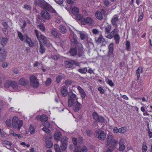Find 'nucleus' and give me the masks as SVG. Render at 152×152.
<instances>
[{
	"mask_svg": "<svg viewBox=\"0 0 152 152\" xmlns=\"http://www.w3.org/2000/svg\"><path fill=\"white\" fill-rule=\"evenodd\" d=\"M79 10L78 8L76 7H74L72 10V13L74 15H77L78 14Z\"/></svg>",
	"mask_w": 152,
	"mask_h": 152,
	"instance_id": "26",
	"label": "nucleus"
},
{
	"mask_svg": "<svg viewBox=\"0 0 152 152\" xmlns=\"http://www.w3.org/2000/svg\"><path fill=\"white\" fill-rule=\"evenodd\" d=\"M26 43L29 44V46H34V44L32 42L31 39L29 38L27 35L26 36Z\"/></svg>",
	"mask_w": 152,
	"mask_h": 152,
	"instance_id": "34",
	"label": "nucleus"
},
{
	"mask_svg": "<svg viewBox=\"0 0 152 152\" xmlns=\"http://www.w3.org/2000/svg\"><path fill=\"white\" fill-rule=\"evenodd\" d=\"M68 140L67 138L65 136L63 137L61 140V144L60 145V147L61 150L63 151H65L67 148Z\"/></svg>",
	"mask_w": 152,
	"mask_h": 152,
	"instance_id": "7",
	"label": "nucleus"
},
{
	"mask_svg": "<svg viewBox=\"0 0 152 152\" xmlns=\"http://www.w3.org/2000/svg\"><path fill=\"white\" fill-rule=\"evenodd\" d=\"M95 15L96 18L99 20H101L103 19L104 14L100 11H96L95 12Z\"/></svg>",
	"mask_w": 152,
	"mask_h": 152,
	"instance_id": "14",
	"label": "nucleus"
},
{
	"mask_svg": "<svg viewBox=\"0 0 152 152\" xmlns=\"http://www.w3.org/2000/svg\"><path fill=\"white\" fill-rule=\"evenodd\" d=\"M113 139V136L112 135H110L108 136L107 139V143L106 145L107 146H108L110 145L112 140Z\"/></svg>",
	"mask_w": 152,
	"mask_h": 152,
	"instance_id": "29",
	"label": "nucleus"
},
{
	"mask_svg": "<svg viewBox=\"0 0 152 152\" xmlns=\"http://www.w3.org/2000/svg\"><path fill=\"white\" fill-rule=\"evenodd\" d=\"M113 43H112L110 44L108 46V55L110 57L113 58L114 56L113 53Z\"/></svg>",
	"mask_w": 152,
	"mask_h": 152,
	"instance_id": "12",
	"label": "nucleus"
},
{
	"mask_svg": "<svg viewBox=\"0 0 152 152\" xmlns=\"http://www.w3.org/2000/svg\"><path fill=\"white\" fill-rule=\"evenodd\" d=\"M51 34L55 38H59L61 35V34L55 28H53L51 30Z\"/></svg>",
	"mask_w": 152,
	"mask_h": 152,
	"instance_id": "11",
	"label": "nucleus"
},
{
	"mask_svg": "<svg viewBox=\"0 0 152 152\" xmlns=\"http://www.w3.org/2000/svg\"><path fill=\"white\" fill-rule=\"evenodd\" d=\"M23 8L26 10H31V7L30 5L27 4L24 5Z\"/></svg>",
	"mask_w": 152,
	"mask_h": 152,
	"instance_id": "46",
	"label": "nucleus"
},
{
	"mask_svg": "<svg viewBox=\"0 0 152 152\" xmlns=\"http://www.w3.org/2000/svg\"><path fill=\"white\" fill-rule=\"evenodd\" d=\"M45 142L46 147L48 148H51L53 145L52 142L50 140L46 139Z\"/></svg>",
	"mask_w": 152,
	"mask_h": 152,
	"instance_id": "27",
	"label": "nucleus"
},
{
	"mask_svg": "<svg viewBox=\"0 0 152 152\" xmlns=\"http://www.w3.org/2000/svg\"><path fill=\"white\" fill-rule=\"evenodd\" d=\"M8 41V39L5 38L3 37L1 38V42L3 47H4L7 43Z\"/></svg>",
	"mask_w": 152,
	"mask_h": 152,
	"instance_id": "30",
	"label": "nucleus"
},
{
	"mask_svg": "<svg viewBox=\"0 0 152 152\" xmlns=\"http://www.w3.org/2000/svg\"><path fill=\"white\" fill-rule=\"evenodd\" d=\"M68 53L71 56H74L77 53V49L76 48H72L70 49Z\"/></svg>",
	"mask_w": 152,
	"mask_h": 152,
	"instance_id": "25",
	"label": "nucleus"
},
{
	"mask_svg": "<svg viewBox=\"0 0 152 152\" xmlns=\"http://www.w3.org/2000/svg\"><path fill=\"white\" fill-rule=\"evenodd\" d=\"M78 71L81 73H85L87 72V70L86 68L84 67L79 69Z\"/></svg>",
	"mask_w": 152,
	"mask_h": 152,
	"instance_id": "41",
	"label": "nucleus"
},
{
	"mask_svg": "<svg viewBox=\"0 0 152 152\" xmlns=\"http://www.w3.org/2000/svg\"><path fill=\"white\" fill-rule=\"evenodd\" d=\"M92 32L94 34H97L99 33V31L96 29H93L92 30Z\"/></svg>",
	"mask_w": 152,
	"mask_h": 152,
	"instance_id": "64",
	"label": "nucleus"
},
{
	"mask_svg": "<svg viewBox=\"0 0 152 152\" xmlns=\"http://www.w3.org/2000/svg\"><path fill=\"white\" fill-rule=\"evenodd\" d=\"M44 1L43 0H36L34 1L35 5L42 6L44 4Z\"/></svg>",
	"mask_w": 152,
	"mask_h": 152,
	"instance_id": "32",
	"label": "nucleus"
},
{
	"mask_svg": "<svg viewBox=\"0 0 152 152\" xmlns=\"http://www.w3.org/2000/svg\"><path fill=\"white\" fill-rule=\"evenodd\" d=\"M126 132V128L125 127H121L119 129V132L121 133H124Z\"/></svg>",
	"mask_w": 152,
	"mask_h": 152,
	"instance_id": "44",
	"label": "nucleus"
},
{
	"mask_svg": "<svg viewBox=\"0 0 152 152\" xmlns=\"http://www.w3.org/2000/svg\"><path fill=\"white\" fill-rule=\"evenodd\" d=\"M92 115L94 120L98 122L102 123L104 122L105 121V119L103 117L99 115L96 112L93 113Z\"/></svg>",
	"mask_w": 152,
	"mask_h": 152,
	"instance_id": "5",
	"label": "nucleus"
},
{
	"mask_svg": "<svg viewBox=\"0 0 152 152\" xmlns=\"http://www.w3.org/2000/svg\"><path fill=\"white\" fill-rule=\"evenodd\" d=\"M42 129L43 131H45L46 133H49L50 132V131L49 129L45 127H43Z\"/></svg>",
	"mask_w": 152,
	"mask_h": 152,
	"instance_id": "62",
	"label": "nucleus"
},
{
	"mask_svg": "<svg viewBox=\"0 0 152 152\" xmlns=\"http://www.w3.org/2000/svg\"><path fill=\"white\" fill-rule=\"evenodd\" d=\"M37 118L42 122L47 121L48 119V117L46 115L44 114L42 115L41 116H37Z\"/></svg>",
	"mask_w": 152,
	"mask_h": 152,
	"instance_id": "17",
	"label": "nucleus"
},
{
	"mask_svg": "<svg viewBox=\"0 0 152 152\" xmlns=\"http://www.w3.org/2000/svg\"><path fill=\"white\" fill-rule=\"evenodd\" d=\"M118 20V17L115 15H114L111 20V22L113 25L116 24V22Z\"/></svg>",
	"mask_w": 152,
	"mask_h": 152,
	"instance_id": "33",
	"label": "nucleus"
},
{
	"mask_svg": "<svg viewBox=\"0 0 152 152\" xmlns=\"http://www.w3.org/2000/svg\"><path fill=\"white\" fill-rule=\"evenodd\" d=\"M96 43L98 44H100L101 43L102 44L106 43L105 39L101 34L99 35L98 39L96 40Z\"/></svg>",
	"mask_w": 152,
	"mask_h": 152,
	"instance_id": "15",
	"label": "nucleus"
},
{
	"mask_svg": "<svg viewBox=\"0 0 152 152\" xmlns=\"http://www.w3.org/2000/svg\"><path fill=\"white\" fill-rule=\"evenodd\" d=\"M23 125V121L22 120H20L19 121L18 125V129L19 130L20 128Z\"/></svg>",
	"mask_w": 152,
	"mask_h": 152,
	"instance_id": "47",
	"label": "nucleus"
},
{
	"mask_svg": "<svg viewBox=\"0 0 152 152\" xmlns=\"http://www.w3.org/2000/svg\"><path fill=\"white\" fill-rule=\"evenodd\" d=\"M30 132L31 134H33L35 132V129L34 128L32 125H30L29 128Z\"/></svg>",
	"mask_w": 152,
	"mask_h": 152,
	"instance_id": "48",
	"label": "nucleus"
},
{
	"mask_svg": "<svg viewBox=\"0 0 152 152\" xmlns=\"http://www.w3.org/2000/svg\"><path fill=\"white\" fill-rule=\"evenodd\" d=\"M39 41L40 44H42L41 41H42L43 43L47 47H49L50 46V42L48 38L43 35H40L38 39Z\"/></svg>",
	"mask_w": 152,
	"mask_h": 152,
	"instance_id": "6",
	"label": "nucleus"
},
{
	"mask_svg": "<svg viewBox=\"0 0 152 152\" xmlns=\"http://www.w3.org/2000/svg\"><path fill=\"white\" fill-rule=\"evenodd\" d=\"M81 23L83 25L87 24L91 26L94 25L95 24L94 19L91 17L83 18L81 20Z\"/></svg>",
	"mask_w": 152,
	"mask_h": 152,
	"instance_id": "2",
	"label": "nucleus"
},
{
	"mask_svg": "<svg viewBox=\"0 0 152 152\" xmlns=\"http://www.w3.org/2000/svg\"><path fill=\"white\" fill-rule=\"evenodd\" d=\"M51 58L55 60H57L59 58V56L57 55H53L51 56Z\"/></svg>",
	"mask_w": 152,
	"mask_h": 152,
	"instance_id": "58",
	"label": "nucleus"
},
{
	"mask_svg": "<svg viewBox=\"0 0 152 152\" xmlns=\"http://www.w3.org/2000/svg\"><path fill=\"white\" fill-rule=\"evenodd\" d=\"M64 64L65 66L68 68H70L72 67V65L73 64H75L77 66L80 65V63L79 62L73 60H71L68 61H65Z\"/></svg>",
	"mask_w": 152,
	"mask_h": 152,
	"instance_id": "8",
	"label": "nucleus"
},
{
	"mask_svg": "<svg viewBox=\"0 0 152 152\" xmlns=\"http://www.w3.org/2000/svg\"><path fill=\"white\" fill-rule=\"evenodd\" d=\"M11 86L13 90V91H18V86L16 82L14 81H12Z\"/></svg>",
	"mask_w": 152,
	"mask_h": 152,
	"instance_id": "24",
	"label": "nucleus"
},
{
	"mask_svg": "<svg viewBox=\"0 0 152 152\" xmlns=\"http://www.w3.org/2000/svg\"><path fill=\"white\" fill-rule=\"evenodd\" d=\"M62 77L61 75H58L56 78V81L57 83H60L62 79Z\"/></svg>",
	"mask_w": 152,
	"mask_h": 152,
	"instance_id": "45",
	"label": "nucleus"
},
{
	"mask_svg": "<svg viewBox=\"0 0 152 152\" xmlns=\"http://www.w3.org/2000/svg\"><path fill=\"white\" fill-rule=\"evenodd\" d=\"M51 83V79L50 78H48L46 80L45 84L47 86H49Z\"/></svg>",
	"mask_w": 152,
	"mask_h": 152,
	"instance_id": "55",
	"label": "nucleus"
},
{
	"mask_svg": "<svg viewBox=\"0 0 152 152\" xmlns=\"http://www.w3.org/2000/svg\"><path fill=\"white\" fill-rule=\"evenodd\" d=\"M54 148L56 152H59L60 149L59 145L57 144L54 145Z\"/></svg>",
	"mask_w": 152,
	"mask_h": 152,
	"instance_id": "50",
	"label": "nucleus"
},
{
	"mask_svg": "<svg viewBox=\"0 0 152 152\" xmlns=\"http://www.w3.org/2000/svg\"><path fill=\"white\" fill-rule=\"evenodd\" d=\"M6 57L7 56L0 55V62L4 61L6 58Z\"/></svg>",
	"mask_w": 152,
	"mask_h": 152,
	"instance_id": "56",
	"label": "nucleus"
},
{
	"mask_svg": "<svg viewBox=\"0 0 152 152\" xmlns=\"http://www.w3.org/2000/svg\"><path fill=\"white\" fill-rule=\"evenodd\" d=\"M9 134L10 135L14 137H16V135H17V134L14 132L13 130L12 129H10Z\"/></svg>",
	"mask_w": 152,
	"mask_h": 152,
	"instance_id": "53",
	"label": "nucleus"
},
{
	"mask_svg": "<svg viewBox=\"0 0 152 152\" xmlns=\"http://www.w3.org/2000/svg\"><path fill=\"white\" fill-rule=\"evenodd\" d=\"M62 134L61 132H56L54 134V137L56 141H59L61 138Z\"/></svg>",
	"mask_w": 152,
	"mask_h": 152,
	"instance_id": "19",
	"label": "nucleus"
},
{
	"mask_svg": "<svg viewBox=\"0 0 152 152\" xmlns=\"http://www.w3.org/2000/svg\"><path fill=\"white\" fill-rule=\"evenodd\" d=\"M73 109L75 112L78 111L81 108V104L79 103L77 101H76L74 104Z\"/></svg>",
	"mask_w": 152,
	"mask_h": 152,
	"instance_id": "13",
	"label": "nucleus"
},
{
	"mask_svg": "<svg viewBox=\"0 0 152 152\" xmlns=\"http://www.w3.org/2000/svg\"><path fill=\"white\" fill-rule=\"evenodd\" d=\"M77 89L80 92L81 97L83 99L86 96V94L84 90L80 86L77 87Z\"/></svg>",
	"mask_w": 152,
	"mask_h": 152,
	"instance_id": "21",
	"label": "nucleus"
},
{
	"mask_svg": "<svg viewBox=\"0 0 152 152\" xmlns=\"http://www.w3.org/2000/svg\"><path fill=\"white\" fill-rule=\"evenodd\" d=\"M123 139H121L119 143L120 146L118 148V150L120 151H123L125 148L124 145L123 144Z\"/></svg>",
	"mask_w": 152,
	"mask_h": 152,
	"instance_id": "23",
	"label": "nucleus"
},
{
	"mask_svg": "<svg viewBox=\"0 0 152 152\" xmlns=\"http://www.w3.org/2000/svg\"><path fill=\"white\" fill-rule=\"evenodd\" d=\"M19 83L22 86H26L28 83V80L22 77L18 81Z\"/></svg>",
	"mask_w": 152,
	"mask_h": 152,
	"instance_id": "18",
	"label": "nucleus"
},
{
	"mask_svg": "<svg viewBox=\"0 0 152 152\" xmlns=\"http://www.w3.org/2000/svg\"><path fill=\"white\" fill-rule=\"evenodd\" d=\"M18 118L17 117L15 116L13 117L12 120V125L14 128H16L18 125Z\"/></svg>",
	"mask_w": 152,
	"mask_h": 152,
	"instance_id": "16",
	"label": "nucleus"
},
{
	"mask_svg": "<svg viewBox=\"0 0 152 152\" xmlns=\"http://www.w3.org/2000/svg\"><path fill=\"white\" fill-rule=\"evenodd\" d=\"M95 135L99 140H104L106 137L104 132L100 129L96 130L95 133Z\"/></svg>",
	"mask_w": 152,
	"mask_h": 152,
	"instance_id": "3",
	"label": "nucleus"
},
{
	"mask_svg": "<svg viewBox=\"0 0 152 152\" xmlns=\"http://www.w3.org/2000/svg\"><path fill=\"white\" fill-rule=\"evenodd\" d=\"M119 34V30L118 28H116L114 29L108 35L105 36L107 38L111 39L113 37Z\"/></svg>",
	"mask_w": 152,
	"mask_h": 152,
	"instance_id": "9",
	"label": "nucleus"
},
{
	"mask_svg": "<svg viewBox=\"0 0 152 152\" xmlns=\"http://www.w3.org/2000/svg\"><path fill=\"white\" fill-rule=\"evenodd\" d=\"M126 48L128 50H129V49L130 47V42L129 41H127L126 42Z\"/></svg>",
	"mask_w": 152,
	"mask_h": 152,
	"instance_id": "59",
	"label": "nucleus"
},
{
	"mask_svg": "<svg viewBox=\"0 0 152 152\" xmlns=\"http://www.w3.org/2000/svg\"><path fill=\"white\" fill-rule=\"evenodd\" d=\"M61 95L63 96H66L68 94L67 88L65 86H63L61 89Z\"/></svg>",
	"mask_w": 152,
	"mask_h": 152,
	"instance_id": "20",
	"label": "nucleus"
},
{
	"mask_svg": "<svg viewBox=\"0 0 152 152\" xmlns=\"http://www.w3.org/2000/svg\"><path fill=\"white\" fill-rule=\"evenodd\" d=\"M38 27L42 31H44L45 30V27L43 25H39L38 26Z\"/></svg>",
	"mask_w": 152,
	"mask_h": 152,
	"instance_id": "61",
	"label": "nucleus"
},
{
	"mask_svg": "<svg viewBox=\"0 0 152 152\" xmlns=\"http://www.w3.org/2000/svg\"><path fill=\"white\" fill-rule=\"evenodd\" d=\"M113 37L114 38V39L116 43L118 44L119 42L120 39L119 34L116 36L115 35V36L114 37Z\"/></svg>",
	"mask_w": 152,
	"mask_h": 152,
	"instance_id": "40",
	"label": "nucleus"
},
{
	"mask_svg": "<svg viewBox=\"0 0 152 152\" xmlns=\"http://www.w3.org/2000/svg\"><path fill=\"white\" fill-rule=\"evenodd\" d=\"M12 82L11 80H7L4 84V86L5 88H7L11 86Z\"/></svg>",
	"mask_w": 152,
	"mask_h": 152,
	"instance_id": "37",
	"label": "nucleus"
},
{
	"mask_svg": "<svg viewBox=\"0 0 152 152\" xmlns=\"http://www.w3.org/2000/svg\"><path fill=\"white\" fill-rule=\"evenodd\" d=\"M0 55L7 56V53L5 50L4 48H2L0 49Z\"/></svg>",
	"mask_w": 152,
	"mask_h": 152,
	"instance_id": "39",
	"label": "nucleus"
},
{
	"mask_svg": "<svg viewBox=\"0 0 152 152\" xmlns=\"http://www.w3.org/2000/svg\"><path fill=\"white\" fill-rule=\"evenodd\" d=\"M58 28L60 32L63 34H66L67 31L66 28L65 26L63 25H61L58 27Z\"/></svg>",
	"mask_w": 152,
	"mask_h": 152,
	"instance_id": "22",
	"label": "nucleus"
},
{
	"mask_svg": "<svg viewBox=\"0 0 152 152\" xmlns=\"http://www.w3.org/2000/svg\"><path fill=\"white\" fill-rule=\"evenodd\" d=\"M30 80L31 85L33 87L36 88L38 86L39 83L37 78L35 76L33 75L30 76Z\"/></svg>",
	"mask_w": 152,
	"mask_h": 152,
	"instance_id": "4",
	"label": "nucleus"
},
{
	"mask_svg": "<svg viewBox=\"0 0 152 152\" xmlns=\"http://www.w3.org/2000/svg\"><path fill=\"white\" fill-rule=\"evenodd\" d=\"M45 51V49L44 46L42 45V44L40 43V44L39 47V52L42 54H43L44 53Z\"/></svg>",
	"mask_w": 152,
	"mask_h": 152,
	"instance_id": "35",
	"label": "nucleus"
},
{
	"mask_svg": "<svg viewBox=\"0 0 152 152\" xmlns=\"http://www.w3.org/2000/svg\"><path fill=\"white\" fill-rule=\"evenodd\" d=\"M147 149V147L146 145V144L145 142H143L142 146V152H146Z\"/></svg>",
	"mask_w": 152,
	"mask_h": 152,
	"instance_id": "43",
	"label": "nucleus"
},
{
	"mask_svg": "<svg viewBox=\"0 0 152 152\" xmlns=\"http://www.w3.org/2000/svg\"><path fill=\"white\" fill-rule=\"evenodd\" d=\"M41 16L43 19L49 20L50 19L51 16L50 13L46 10H43L41 12Z\"/></svg>",
	"mask_w": 152,
	"mask_h": 152,
	"instance_id": "10",
	"label": "nucleus"
},
{
	"mask_svg": "<svg viewBox=\"0 0 152 152\" xmlns=\"http://www.w3.org/2000/svg\"><path fill=\"white\" fill-rule=\"evenodd\" d=\"M6 125L8 126H11V120L10 119H7L6 121Z\"/></svg>",
	"mask_w": 152,
	"mask_h": 152,
	"instance_id": "57",
	"label": "nucleus"
},
{
	"mask_svg": "<svg viewBox=\"0 0 152 152\" xmlns=\"http://www.w3.org/2000/svg\"><path fill=\"white\" fill-rule=\"evenodd\" d=\"M113 145H111L109 147L107 151L105 152H112L113 150Z\"/></svg>",
	"mask_w": 152,
	"mask_h": 152,
	"instance_id": "49",
	"label": "nucleus"
},
{
	"mask_svg": "<svg viewBox=\"0 0 152 152\" xmlns=\"http://www.w3.org/2000/svg\"><path fill=\"white\" fill-rule=\"evenodd\" d=\"M9 134L10 135L14 137H16V135H17V134L14 132L13 130L12 129H10Z\"/></svg>",
	"mask_w": 152,
	"mask_h": 152,
	"instance_id": "51",
	"label": "nucleus"
},
{
	"mask_svg": "<svg viewBox=\"0 0 152 152\" xmlns=\"http://www.w3.org/2000/svg\"><path fill=\"white\" fill-rule=\"evenodd\" d=\"M69 98L68 100V106L71 107L73 106L76 101H77L76 98V95L72 92H69L68 93Z\"/></svg>",
	"mask_w": 152,
	"mask_h": 152,
	"instance_id": "1",
	"label": "nucleus"
},
{
	"mask_svg": "<svg viewBox=\"0 0 152 152\" xmlns=\"http://www.w3.org/2000/svg\"><path fill=\"white\" fill-rule=\"evenodd\" d=\"M18 36L20 39L21 41H23V36L21 32H19L18 33Z\"/></svg>",
	"mask_w": 152,
	"mask_h": 152,
	"instance_id": "54",
	"label": "nucleus"
},
{
	"mask_svg": "<svg viewBox=\"0 0 152 152\" xmlns=\"http://www.w3.org/2000/svg\"><path fill=\"white\" fill-rule=\"evenodd\" d=\"M111 28V26L110 25H108L106 26L105 28V35H108L110 33V31Z\"/></svg>",
	"mask_w": 152,
	"mask_h": 152,
	"instance_id": "31",
	"label": "nucleus"
},
{
	"mask_svg": "<svg viewBox=\"0 0 152 152\" xmlns=\"http://www.w3.org/2000/svg\"><path fill=\"white\" fill-rule=\"evenodd\" d=\"M64 83L66 85H70L72 83V81L70 80H66L65 82Z\"/></svg>",
	"mask_w": 152,
	"mask_h": 152,
	"instance_id": "60",
	"label": "nucleus"
},
{
	"mask_svg": "<svg viewBox=\"0 0 152 152\" xmlns=\"http://www.w3.org/2000/svg\"><path fill=\"white\" fill-rule=\"evenodd\" d=\"M3 146L8 149H9L11 145V143L8 141H5L3 142Z\"/></svg>",
	"mask_w": 152,
	"mask_h": 152,
	"instance_id": "28",
	"label": "nucleus"
},
{
	"mask_svg": "<svg viewBox=\"0 0 152 152\" xmlns=\"http://www.w3.org/2000/svg\"><path fill=\"white\" fill-rule=\"evenodd\" d=\"M9 134L10 135L14 137H16V135H17V134L14 132L13 130L12 129H10Z\"/></svg>",
	"mask_w": 152,
	"mask_h": 152,
	"instance_id": "52",
	"label": "nucleus"
},
{
	"mask_svg": "<svg viewBox=\"0 0 152 152\" xmlns=\"http://www.w3.org/2000/svg\"><path fill=\"white\" fill-rule=\"evenodd\" d=\"M105 81L111 86H114V83L111 80H110L109 79L107 78L105 79Z\"/></svg>",
	"mask_w": 152,
	"mask_h": 152,
	"instance_id": "42",
	"label": "nucleus"
},
{
	"mask_svg": "<svg viewBox=\"0 0 152 152\" xmlns=\"http://www.w3.org/2000/svg\"><path fill=\"white\" fill-rule=\"evenodd\" d=\"M80 38L82 40L88 37L87 34L85 32H80Z\"/></svg>",
	"mask_w": 152,
	"mask_h": 152,
	"instance_id": "38",
	"label": "nucleus"
},
{
	"mask_svg": "<svg viewBox=\"0 0 152 152\" xmlns=\"http://www.w3.org/2000/svg\"><path fill=\"white\" fill-rule=\"evenodd\" d=\"M88 150L87 149L85 146H84L81 149V151H80L83 152H86Z\"/></svg>",
	"mask_w": 152,
	"mask_h": 152,
	"instance_id": "63",
	"label": "nucleus"
},
{
	"mask_svg": "<svg viewBox=\"0 0 152 152\" xmlns=\"http://www.w3.org/2000/svg\"><path fill=\"white\" fill-rule=\"evenodd\" d=\"M142 72V69L141 67H139L136 70V73L137 77H140V74Z\"/></svg>",
	"mask_w": 152,
	"mask_h": 152,
	"instance_id": "36",
	"label": "nucleus"
}]
</instances>
